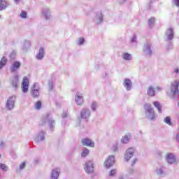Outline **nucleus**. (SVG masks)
<instances>
[{"label":"nucleus","instance_id":"f257e3e1","mask_svg":"<svg viewBox=\"0 0 179 179\" xmlns=\"http://www.w3.org/2000/svg\"><path fill=\"white\" fill-rule=\"evenodd\" d=\"M144 110L145 117L150 120V121H155L156 120V114H155V110L153 108H152V105L150 103H146L144 105Z\"/></svg>","mask_w":179,"mask_h":179},{"label":"nucleus","instance_id":"f03ea898","mask_svg":"<svg viewBox=\"0 0 179 179\" xmlns=\"http://www.w3.org/2000/svg\"><path fill=\"white\" fill-rule=\"evenodd\" d=\"M170 94L171 96H177V94H179V80H175L171 83L170 87Z\"/></svg>","mask_w":179,"mask_h":179},{"label":"nucleus","instance_id":"7ed1b4c3","mask_svg":"<svg viewBox=\"0 0 179 179\" xmlns=\"http://www.w3.org/2000/svg\"><path fill=\"white\" fill-rule=\"evenodd\" d=\"M31 96L34 99H37L40 96V85L35 83L31 89Z\"/></svg>","mask_w":179,"mask_h":179},{"label":"nucleus","instance_id":"20e7f679","mask_svg":"<svg viewBox=\"0 0 179 179\" xmlns=\"http://www.w3.org/2000/svg\"><path fill=\"white\" fill-rule=\"evenodd\" d=\"M15 101H16V96L13 95L10 96L8 99L7 102L6 103V108L9 110H13V108H15Z\"/></svg>","mask_w":179,"mask_h":179},{"label":"nucleus","instance_id":"39448f33","mask_svg":"<svg viewBox=\"0 0 179 179\" xmlns=\"http://www.w3.org/2000/svg\"><path fill=\"white\" fill-rule=\"evenodd\" d=\"M84 169L87 174H92V173H93L94 170V165L93 164V162L87 161V162H85Z\"/></svg>","mask_w":179,"mask_h":179},{"label":"nucleus","instance_id":"423d86ee","mask_svg":"<svg viewBox=\"0 0 179 179\" xmlns=\"http://www.w3.org/2000/svg\"><path fill=\"white\" fill-rule=\"evenodd\" d=\"M115 162V157L114 155H110L108 159L104 162V166L106 169H110L113 167Z\"/></svg>","mask_w":179,"mask_h":179},{"label":"nucleus","instance_id":"0eeeda50","mask_svg":"<svg viewBox=\"0 0 179 179\" xmlns=\"http://www.w3.org/2000/svg\"><path fill=\"white\" fill-rule=\"evenodd\" d=\"M20 66H22V64L19 61H15L11 64L10 71L12 73L17 72L20 69Z\"/></svg>","mask_w":179,"mask_h":179},{"label":"nucleus","instance_id":"6e6552de","mask_svg":"<svg viewBox=\"0 0 179 179\" xmlns=\"http://www.w3.org/2000/svg\"><path fill=\"white\" fill-rule=\"evenodd\" d=\"M43 122H48L50 129H52L55 127V121H54L51 117H50V114L46 115L43 119Z\"/></svg>","mask_w":179,"mask_h":179},{"label":"nucleus","instance_id":"1a4fd4ad","mask_svg":"<svg viewBox=\"0 0 179 179\" xmlns=\"http://www.w3.org/2000/svg\"><path fill=\"white\" fill-rule=\"evenodd\" d=\"M143 52L145 55H152V43L147 42L144 44Z\"/></svg>","mask_w":179,"mask_h":179},{"label":"nucleus","instance_id":"9d476101","mask_svg":"<svg viewBox=\"0 0 179 179\" xmlns=\"http://www.w3.org/2000/svg\"><path fill=\"white\" fill-rule=\"evenodd\" d=\"M22 90L23 93H27L29 92V78L24 77L22 83Z\"/></svg>","mask_w":179,"mask_h":179},{"label":"nucleus","instance_id":"9b49d317","mask_svg":"<svg viewBox=\"0 0 179 179\" xmlns=\"http://www.w3.org/2000/svg\"><path fill=\"white\" fill-rule=\"evenodd\" d=\"M134 153H135V148H129L127 150L126 153L124 155V159L126 162H128L132 156H134Z\"/></svg>","mask_w":179,"mask_h":179},{"label":"nucleus","instance_id":"f8f14e48","mask_svg":"<svg viewBox=\"0 0 179 179\" xmlns=\"http://www.w3.org/2000/svg\"><path fill=\"white\" fill-rule=\"evenodd\" d=\"M81 143L83 146H89L90 148H94V142L92 141L90 138H83L81 140Z\"/></svg>","mask_w":179,"mask_h":179},{"label":"nucleus","instance_id":"ddd939ff","mask_svg":"<svg viewBox=\"0 0 179 179\" xmlns=\"http://www.w3.org/2000/svg\"><path fill=\"white\" fill-rule=\"evenodd\" d=\"M42 16L45 20H50L51 19V10H50V8H43L42 10Z\"/></svg>","mask_w":179,"mask_h":179},{"label":"nucleus","instance_id":"4468645a","mask_svg":"<svg viewBox=\"0 0 179 179\" xmlns=\"http://www.w3.org/2000/svg\"><path fill=\"white\" fill-rule=\"evenodd\" d=\"M155 173L156 174H157V176H159V177H164V176L167 174V173L166 172V167L164 166L157 167Z\"/></svg>","mask_w":179,"mask_h":179},{"label":"nucleus","instance_id":"2eb2a0df","mask_svg":"<svg viewBox=\"0 0 179 179\" xmlns=\"http://www.w3.org/2000/svg\"><path fill=\"white\" fill-rule=\"evenodd\" d=\"M59 173H61V169L59 168H55L52 169L50 174V179H58L59 177Z\"/></svg>","mask_w":179,"mask_h":179},{"label":"nucleus","instance_id":"dca6fc26","mask_svg":"<svg viewBox=\"0 0 179 179\" xmlns=\"http://www.w3.org/2000/svg\"><path fill=\"white\" fill-rule=\"evenodd\" d=\"M80 117L83 120H87L90 117V110L87 108H84L80 112Z\"/></svg>","mask_w":179,"mask_h":179},{"label":"nucleus","instance_id":"f3484780","mask_svg":"<svg viewBox=\"0 0 179 179\" xmlns=\"http://www.w3.org/2000/svg\"><path fill=\"white\" fill-rule=\"evenodd\" d=\"M166 36L169 41H171V40L174 38V29H173V28H169L166 30Z\"/></svg>","mask_w":179,"mask_h":179},{"label":"nucleus","instance_id":"a211bd4d","mask_svg":"<svg viewBox=\"0 0 179 179\" xmlns=\"http://www.w3.org/2000/svg\"><path fill=\"white\" fill-rule=\"evenodd\" d=\"M123 85L128 92L132 89V81L129 79H124Z\"/></svg>","mask_w":179,"mask_h":179},{"label":"nucleus","instance_id":"6ab92c4d","mask_svg":"<svg viewBox=\"0 0 179 179\" xmlns=\"http://www.w3.org/2000/svg\"><path fill=\"white\" fill-rule=\"evenodd\" d=\"M166 159L167 163L169 164H173V163H176V157L173 154H168L166 157Z\"/></svg>","mask_w":179,"mask_h":179},{"label":"nucleus","instance_id":"aec40b11","mask_svg":"<svg viewBox=\"0 0 179 179\" xmlns=\"http://www.w3.org/2000/svg\"><path fill=\"white\" fill-rule=\"evenodd\" d=\"M94 22L96 24H100V23L103 22V14L101 13H98L94 18Z\"/></svg>","mask_w":179,"mask_h":179},{"label":"nucleus","instance_id":"412c9836","mask_svg":"<svg viewBox=\"0 0 179 179\" xmlns=\"http://www.w3.org/2000/svg\"><path fill=\"white\" fill-rule=\"evenodd\" d=\"M75 101L78 104V106H82V104H83V98L81 94L80 93L76 94Z\"/></svg>","mask_w":179,"mask_h":179},{"label":"nucleus","instance_id":"4be33fe9","mask_svg":"<svg viewBox=\"0 0 179 179\" xmlns=\"http://www.w3.org/2000/svg\"><path fill=\"white\" fill-rule=\"evenodd\" d=\"M36 59L41 61L44 58V48H40L38 54L36 56Z\"/></svg>","mask_w":179,"mask_h":179},{"label":"nucleus","instance_id":"5701e85b","mask_svg":"<svg viewBox=\"0 0 179 179\" xmlns=\"http://www.w3.org/2000/svg\"><path fill=\"white\" fill-rule=\"evenodd\" d=\"M9 6V4L6 1V0L4 1H0V12H2V10H5L6 8Z\"/></svg>","mask_w":179,"mask_h":179},{"label":"nucleus","instance_id":"b1692460","mask_svg":"<svg viewBox=\"0 0 179 179\" xmlns=\"http://www.w3.org/2000/svg\"><path fill=\"white\" fill-rule=\"evenodd\" d=\"M122 58L124 61H132V55L127 52H124L122 55Z\"/></svg>","mask_w":179,"mask_h":179},{"label":"nucleus","instance_id":"393cba45","mask_svg":"<svg viewBox=\"0 0 179 179\" xmlns=\"http://www.w3.org/2000/svg\"><path fill=\"white\" fill-rule=\"evenodd\" d=\"M35 141L36 142H41V141H44V131H40L35 138Z\"/></svg>","mask_w":179,"mask_h":179},{"label":"nucleus","instance_id":"a878e982","mask_svg":"<svg viewBox=\"0 0 179 179\" xmlns=\"http://www.w3.org/2000/svg\"><path fill=\"white\" fill-rule=\"evenodd\" d=\"M29 48H30V41H25L22 43V50H23V51H27Z\"/></svg>","mask_w":179,"mask_h":179},{"label":"nucleus","instance_id":"bb28decb","mask_svg":"<svg viewBox=\"0 0 179 179\" xmlns=\"http://www.w3.org/2000/svg\"><path fill=\"white\" fill-rule=\"evenodd\" d=\"M11 85L13 87H17V85H19V76H15L13 79H12V83Z\"/></svg>","mask_w":179,"mask_h":179},{"label":"nucleus","instance_id":"cd10ccee","mask_svg":"<svg viewBox=\"0 0 179 179\" xmlns=\"http://www.w3.org/2000/svg\"><path fill=\"white\" fill-rule=\"evenodd\" d=\"M153 106L155 108H157V109L158 110V113L162 114V105L160 104V103L159 101H154L153 102Z\"/></svg>","mask_w":179,"mask_h":179},{"label":"nucleus","instance_id":"c85d7f7f","mask_svg":"<svg viewBox=\"0 0 179 179\" xmlns=\"http://www.w3.org/2000/svg\"><path fill=\"white\" fill-rule=\"evenodd\" d=\"M129 139H131L130 134L126 135V136L122 137V138L121 140V143H128V142H129Z\"/></svg>","mask_w":179,"mask_h":179},{"label":"nucleus","instance_id":"c756f323","mask_svg":"<svg viewBox=\"0 0 179 179\" xmlns=\"http://www.w3.org/2000/svg\"><path fill=\"white\" fill-rule=\"evenodd\" d=\"M90 152V151L89 150V149L84 148L83 149V152L81 154V157H87L89 155V153Z\"/></svg>","mask_w":179,"mask_h":179},{"label":"nucleus","instance_id":"7c9ffc66","mask_svg":"<svg viewBox=\"0 0 179 179\" xmlns=\"http://www.w3.org/2000/svg\"><path fill=\"white\" fill-rule=\"evenodd\" d=\"M6 61H7V59L5 57H3L1 59V61H0V69H2V68H3V66H5L6 65Z\"/></svg>","mask_w":179,"mask_h":179},{"label":"nucleus","instance_id":"2f4dec72","mask_svg":"<svg viewBox=\"0 0 179 179\" xmlns=\"http://www.w3.org/2000/svg\"><path fill=\"white\" fill-rule=\"evenodd\" d=\"M148 96H150L151 97H153L155 96V89L153 87H150L148 90Z\"/></svg>","mask_w":179,"mask_h":179},{"label":"nucleus","instance_id":"473e14b6","mask_svg":"<svg viewBox=\"0 0 179 179\" xmlns=\"http://www.w3.org/2000/svg\"><path fill=\"white\" fill-rule=\"evenodd\" d=\"M164 122L167 124L168 125H171V119H170V117L167 116L164 118Z\"/></svg>","mask_w":179,"mask_h":179},{"label":"nucleus","instance_id":"72a5a7b5","mask_svg":"<svg viewBox=\"0 0 179 179\" xmlns=\"http://www.w3.org/2000/svg\"><path fill=\"white\" fill-rule=\"evenodd\" d=\"M155 17H151L149 20H148V26L150 27H152V26H153V23H155Z\"/></svg>","mask_w":179,"mask_h":179},{"label":"nucleus","instance_id":"f704fd0d","mask_svg":"<svg viewBox=\"0 0 179 179\" xmlns=\"http://www.w3.org/2000/svg\"><path fill=\"white\" fill-rule=\"evenodd\" d=\"M83 43H85V38H80L78 41V45H83Z\"/></svg>","mask_w":179,"mask_h":179},{"label":"nucleus","instance_id":"c9c22d12","mask_svg":"<svg viewBox=\"0 0 179 179\" xmlns=\"http://www.w3.org/2000/svg\"><path fill=\"white\" fill-rule=\"evenodd\" d=\"M10 58L11 59H15V58H16V52L12 51L10 54Z\"/></svg>","mask_w":179,"mask_h":179},{"label":"nucleus","instance_id":"e433bc0d","mask_svg":"<svg viewBox=\"0 0 179 179\" xmlns=\"http://www.w3.org/2000/svg\"><path fill=\"white\" fill-rule=\"evenodd\" d=\"M35 108L36 110H40V108H41V101H38L36 104H35Z\"/></svg>","mask_w":179,"mask_h":179},{"label":"nucleus","instance_id":"4c0bfd02","mask_svg":"<svg viewBox=\"0 0 179 179\" xmlns=\"http://www.w3.org/2000/svg\"><path fill=\"white\" fill-rule=\"evenodd\" d=\"M91 108H92V111H94L96 110V108H97V103H96V102L92 103V106H91Z\"/></svg>","mask_w":179,"mask_h":179},{"label":"nucleus","instance_id":"58836bf2","mask_svg":"<svg viewBox=\"0 0 179 179\" xmlns=\"http://www.w3.org/2000/svg\"><path fill=\"white\" fill-rule=\"evenodd\" d=\"M48 86H49L50 90H52V89H54V84L52 83V81L51 80L48 81Z\"/></svg>","mask_w":179,"mask_h":179},{"label":"nucleus","instance_id":"ea45409f","mask_svg":"<svg viewBox=\"0 0 179 179\" xmlns=\"http://www.w3.org/2000/svg\"><path fill=\"white\" fill-rule=\"evenodd\" d=\"M20 16L22 17V19H26L27 13H26V12L24 11H22V13H20Z\"/></svg>","mask_w":179,"mask_h":179},{"label":"nucleus","instance_id":"a19ab883","mask_svg":"<svg viewBox=\"0 0 179 179\" xmlns=\"http://www.w3.org/2000/svg\"><path fill=\"white\" fill-rule=\"evenodd\" d=\"M115 173H117V171H115V169H113L109 172V176H115Z\"/></svg>","mask_w":179,"mask_h":179},{"label":"nucleus","instance_id":"79ce46f5","mask_svg":"<svg viewBox=\"0 0 179 179\" xmlns=\"http://www.w3.org/2000/svg\"><path fill=\"white\" fill-rule=\"evenodd\" d=\"M0 169H1V170H4V171H6V165L0 164Z\"/></svg>","mask_w":179,"mask_h":179},{"label":"nucleus","instance_id":"37998d69","mask_svg":"<svg viewBox=\"0 0 179 179\" xmlns=\"http://www.w3.org/2000/svg\"><path fill=\"white\" fill-rule=\"evenodd\" d=\"M173 3L176 6H179V0H172Z\"/></svg>","mask_w":179,"mask_h":179},{"label":"nucleus","instance_id":"c03bdc74","mask_svg":"<svg viewBox=\"0 0 179 179\" xmlns=\"http://www.w3.org/2000/svg\"><path fill=\"white\" fill-rule=\"evenodd\" d=\"M24 166H26V163L23 162L20 165V170H23L24 169Z\"/></svg>","mask_w":179,"mask_h":179},{"label":"nucleus","instance_id":"a18cd8bd","mask_svg":"<svg viewBox=\"0 0 179 179\" xmlns=\"http://www.w3.org/2000/svg\"><path fill=\"white\" fill-rule=\"evenodd\" d=\"M138 162V159L136 158L132 160L131 162V166H135V164Z\"/></svg>","mask_w":179,"mask_h":179},{"label":"nucleus","instance_id":"49530a36","mask_svg":"<svg viewBox=\"0 0 179 179\" xmlns=\"http://www.w3.org/2000/svg\"><path fill=\"white\" fill-rule=\"evenodd\" d=\"M131 43H136V37L135 36L131 38Z\"/></svg>","mask_w":179,"mask_h":179},{"label":"nucleus","instance_id":"de8ad7c7","mask_svg":"<svg viewBox=\"0 0 179 179\" xmlns=\"http://www.w3.org/2000/svg\"><path fill=\"white\" fill-rule=\"evenodd\" d=\"M3 146H5V143H3V141H1L0 148H3Z\"/></svg>","mask_w":179,"mask_h":179},{"label":"nucleus","instance_id":"09e8293b","mask_svg":"<svg viewBox=\"0 0 179 179\" xmlns=\"http://www.w3.org/2000/svg\"><path fill=\"white\" fill-rule=\"evenodd\" d=\"M174 72H175V73H178V72H179L178 68L175 69Z\"/></svg>","mask_w":179,"mask_h":179},{"label":"nucleus","instance_id":"8fccbe9b","mask_svg":"<svg viewBox=\"0 0 179 179\" xmlns=\"http://www.w3.org/2000/svg\"><path fill=\"white\" fill-rule=\"evenodd\" d=\"M34 162H35L36 164V163H38V162H40V159L36 158V159H34Z\"/></svg>","mask_w":179,"mask_h":179},{"label":"nucleus","instance_id":"3c124183","mask_svg":"<svg viewBox=\"0 0 179 179\" xmlns=\"http://www.w3.org/2000/svg\"><path fill=\"white\" fill-rule=\"evenodd\" d=\"M62 117L63 118H65L66 117V113H64L62 115Z\"/></svg>","mask_w":179,"mask_h":179},{"label":"nucleus","instance_id":"603ef678","mask_svg":"<svg viewBox=\"0 0 179 179\" xmlns=\"http://www.w3.org/2000/svg\"><path fill=\"white\" fill-rule=\"evenodd\" d=\"M176 141H177V142H178V143H179V134H177V135H176Z\"/></svg>","mask_w":179,"mask_h":179},{"label":"nucleus","instance_id":"864d4df0","mask_svg":"<svg viewBox=\"0 0 179 179\" xmlns=\"http://www.w3.org/2000/svg\"><path fill=\"white\" fill-rule=\"evenodd\" d=\"M157 90H158V92L162 91V87H157Z\"/></svg>","mask_w":179,"mask_h":179},{"label":"nucleus","instance_id":"5fc2aeb1","mask_svg":"<svg viewBox=\"0 0 179 179\" xmlns=\"http://www.w3.org/2000/svg\"><path fill=\"white\" fill-rule=\"evenodd\" d=\"M20 0H14L15 2H16V3H19Z\"/></svg>","mask_w":179,"mask_h":179},{"label":"nucleus","instance_id":"6e6d98bb","mask_svg":"<svg viewBox=\"0 0 179 179\" xmlns=\"http://www.w3.org/2000/svg\"><path fill=\"white\" fill-rule=\"evenodd\" d=\"M119 179H124V177L121 176L119 178Z\"/></svg>","mask_w":179,"mask_h":179},{"label":"nucleus","instance_id":"4d7b16f0","mask_svg":"<svg viewBox=\"0 0 179 179\" xmlns=\"http://www.w3.org/2000/svg\"><path fill=\"white\" fill-rule=\"evenodd\" d=\"M123 1V2H125L127 0H122Z\"/></svg>","mask_w":179,"mask_h":179},{"label":"nucleus","instance_id":"13d9d810","mask_svg":"<svg viewBox=\"0 0 179 179\" xmlns=\"http://www.w3.org/2000/svg\"><path fill=\"white\" fill-rule=\"evenodd\" d=\"M173 48V45H171V48Z\"/></svg>","mask_w":179,"mask_h":179},{"label":"nucleus","instance_id":"bf43d9fd","mask_svg":"<svg viewBox=\"0 0 179 179\" xmlns=\"http://www.w3.org/2000/svg\"><path fill=\"white\" fill-rule=\"evenodd\" d=\"M139 132H140V134H142V131H140Z\"/></svg>","mask_w":179,"mask_h":179},{"label":"nucleus","instance_id":"052dcab7","mask_svg":"<svg viewBox=\"0 0 179 179\" xmlns=\"http://www.w3.org/2000/svg\"><path fill=\"white\" fill-rule=\"evenodd\" d=\"M0 1H5V0H0Z\"/></svg>","mask_w":179,"mask_h":179}]
</instances>
